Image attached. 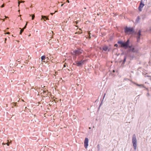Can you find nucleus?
<instances>
[{
    "mask_svg": "<svg viewBox=\"0 0 151 151\" xmlns=\"http://www.w3.org/2000/svg\"><path fill=\"white\" fill-rule=\"evenodd\" d=\"M83 51V50L81 49H78L77 50H75L74 51V53L76 56H79V58L80 60H81L83 62V64L84 63L87 61V60L86 59L83 60L84 57L82 55H81L80 54H81Z\"/></svg>",
    "mask_w": 151,
    "mask_h": 151,
    "instance_id": "f257e3e1",
    "label": "nucleus"
},
{
    "mask_svg": "<svg viewBox=\"0 0 151 151\" xmlns=\"http://www.w3.org/2000/svg\"><path fill=\"white\" fill-rule=\"evenodd\" d=\"M117 43L119 45L120 47L126 49V47H127L129 44V40L128 39L126 42L122 40H119L117 42Z\"/></svg>",
    "mask_w": 151,
    "mask_h": 151,
    "instance_id": "f03ea898",
    "label": "nucleus"
},
{
    "mask_svg": "<svg viewBox=\"0 0 151 151\" xmlns=\"http://www.w3.org/2000/svg\"><path fill=\"white\" fill-rule=\"evenodd\" d=\"M129 44L128 45L127 47H126V49H127L128 48H129L127 51L128 52H131L132 53H134L136 52V50L135 49V47L133 45H130V40L129 39Z\"/></svg>",
    "mask_w": 151,
    "mask_h": 151,
    "instance_id": "7ed1b4c3",
    "label": "nucleus"
},
{
    "mask_svg": "<svg viewBox=\"0 0 151 151\" xmlns=\"http://www.w3.org/2000/svg\"><path fill=\"white\" fill-rule=\"evenodd\" d=\"M124 32L126 34H128L129 32H131L132 33H134L135 31L133 27H126L124 28Z\"/></svg>",
    "mask_w": 151,
    "mask_h": 151,
    "instance_id": "20e7f679",
    "label": "nucleus"
},
{
    "mask_svg": "<svg viewBox=\"0 0 151 151\" xmlns=\"http://www.w3.org/2000/svg\"><path fill=\"white\" fill-rule=\"evenodd\" d=\"M132 143L134 147V149L136 150L137 148V139L135 134H133L132 138Z\"/></svg>",
    "mask_w": 151,
    "mask_h": 151,
    "instance_id": "39448f33",
    "label": "nucleus"
},
{
    "mask_svg": "<svg viewBox=\"0 0 151 151\" xmlns=\"http://www.w3.org/2000/svg\"><path fill=\"white\" fill-rule=\"evenodd\" d=\"M78 56V60L75 61V65L78 67H82L83 64V62L81 60H80L79 58V56Z\"/></svg>",
    "mask_w": 151,
    "mask_h": 151,
    "instance_id": "423d86ee",
    "label": "nucleus"
},
{
    "mask_svg": "<svg viewBox=\"0 0 151 151\" xmlns=\"http://www.w3.org/2000/svg\"><path fill=\"white\" fill-rule=\"evenodd\" d=\"M144 6L145 4L143 2V1L141 0L139 5L138 8L139 10L140 11H141L142 10V8Z\"/></svg>",
    "mask_w": 151,
    "mask_h": 151,
    "instance_id": "0eeeda50",
    "label": "nucleus"
},
{
    "mask_svg": "<svg viewBox=\"0 0 151 151\" xmlns=\"http://www.w3.org/2000/svg\"><path fill=\"white\" fill-rule=\"evenodd\" d=\"M88 139L87 137H86L84 141V146L86 149H87L88 146Z\"/></svg>",
    "mask_w": 151,
    "mask_h": 151,
    "instance_id": "6e6552de",
    "label": "nucleus"
},
{
    "mask_svg": "<svg viewBox=\"0 0 151 151\" xmlns=\"http://www.w3.org/2000/svg\"><path fill=\"white\" fill-rule=\"evenodd\" d=\"M127 53L125 54V55L124 56V58L123 60H122L121 61V62H122V63L121 64V65L123 67L124 65L125 62L126 61L127 56Z\"/></svg>",
    "mask_w": 151,
    "mask_h": 151,
    "instance_id": "1a4fd4ad",
    "label": "nucleus"
},
{
    "mask_svg": "<svg viewBox=\"0 0 151 151\" xmlns=\"http://www.w3.org/2000/svg\"><path fill=\"white\" fill-rule=\"evenodd\" d=\"M125 53H127V56H128L132 58H134V54L132 53L131 52H128L127 51Z\"/></svg>",
    "mask_w": 151,
    "mask_h": 151,
    "instance_id": "9d476101",
    "label": "nucleus"
},
{
    "mask_svg": "<svg viewBox=\"0 0 151 151\" xmlns=\"http://www.w3.org/2000/svg\"><path fill=\"white\" fill-rule=\"evenodd\" d=\"M102 49L103 51H108L109 52L110 50V48H109V47L106 46H104L103 47Z\"/></svg>",
    "mask_w": 151,
    "mask_h": 151,
    "instance_id": "9b49d317",
    "label": "nucleus"
},
{
    "mask_svg": "<svg viewBox=\"0 0 151 151\" xmlns=\"http://www.w3.org/2000/svg\"><path fill=\"white\" fill-rule=\"evenodd\" d=\"M141 30L140 29H139L138 30L137 33H136L135 32V33L134 34H137V36H141L142 35L141 34Z\"/></svg>",
    "mask_w": 151,
    "mask_h": 151,
    "instance_id": "f8f14e48",
    "label": "nucleus"
},
{
    "mask_svg": "<svg viewBox=\"0 0 151 151\" xmlns=\"http://www.w3.org/2000/svg\"><path fill=\"white\" fill-rule=\"evenodd\" d=\"M140 19V18L139 16H138L136 19L135 20V23H138L139 22V20Z\"/></svg>",
    "mask_w": 151,
    "mask_h": 151,
    "instance_id": "ddd939ff",
    "label": "nucleus"
},
{
    "mask_svg": "<svg viewBox=\"0 0 151 151\" xmlns=\"http://www.w3.org/2000/svg\"><path fill=\"white\" fill-rule=\"evenodd\" d=\"M135 84L138 86L142 88H145L147 89V88H146L145 86H144L142 84H139L136 83H135Z\"/></svg>",
    "mask_w": 151,
    "mask_h": 151,
    "instance_id": "4468645a",
    "label": "nucleus"
},
{
    "mask_svg": "<svg viewBox=\"0 0 151 151\" xmlns=\"http://www.w3.org/2000/svg\"><path fill=\"white\" fill-rule=\"evenodd\" d=\"M106 95V93H105L104 94V96H103V99L102 100L101 103L100 104V105H99V106L98 108V110H99V109H100V107H101V106L102 105V101H103V100L104 99V97Z\"/></svg>",
    "mask_w": 151,
    "mask_h": 151,
    "instance_id": "2eb2a0df",
    "label": "nucleus"
},
{
    "mask_svg": "<svg viewBox=\"0 0 151 151\" xmlns=\"http://www.w3.org/2000/svg\"><path fill=\"white\" fill-rule=\"evenodd\" d=\"M27 24V23L25 26H24V27L23 28V29H21L20 31V34H22V33L23 32L24 29L26 28Z\"/></svg>",
    "mask_w": 151,
    "mask_h": 151,
    "instance_id": "dca6fc26",
    "label": "nucleus"
},
{
    "mask_svg": "<svg viewBox=\"0 0 151 151\" xmlns=\"http://www.w3.org/2000/svg\"><path fill=\"white\" fill-rule=\"evenodd\" d=\"M141 36H137L136 37L137 42H139L140 41Z\"/></svg>",
    "mask_w": 151,
    "mask_h": 151,
    "instance_id": "f3484780",
    "label": "nucleus"
},
{
    "mask_svg": "<svg viewBox=\"0 0 151 151\" xmlns=\"http://www.w3.org/2000/svg\"><path fill=\"white\" fill-rule=\"evenodd\" d=\"M45 55H43L41 57V59L42 61L45 60Z\"/></svg>",
    "mask_w": 151,
    "mask_h": 151,
    "instance_id": "a211bd4d",
    "label": "nucleus"
},
{
    "mask_svg": "<svg viewBox=\"0 0 151 151\" xmlns=\"http://www.w3.org/2000/svg\"><path fill=\"white\" fill-rule=\"evenodd\" d=\"M42 19H47V17L46 16H42Z\"/></svg>",
    "mask_w": 151,
    "mask_h": 151,
    "instance_id": "6ab92c4d",
    "label": "nucleus"
},
{
    "mask_svg": "<svg viewBox=\"0 0 151 151\" xmlns=\"http://www.w3.org/2000/svg\"><path fill=\"white\" fill-rule=\"evenodd\" d=\"M35 17V16L34 14L32 15V20H33L34 19Z\"/></svg>",
    "mask_w": 151,
    "mask_h": 151,
    "instance_id": "aec40b11",
    "label": "nucleus"
},
{
    "mask_svg": "<svg viewBox=\"0 0 151 151\" xmlns=\"http://www.w3.org/2000/svg\"><path fill=\"white\" fill-rule=\"evenodd\" d=\"M114 46L116 47H118V45L117 44H114Z\"/></svg>",
    "mask_w": 151,
    "mask_h": 151,
    "instance_id": "412c9836",
    "label": "nucleus"
},
{
    "mask_svg": "<svg viewBox=\"0 0 151 151\" xmlns=\"http://www.w3.org/2000/svg\"><path fill=\"white\" fill-rule=\"evenodd\" d=\"M125 52H123L121 54V55H125Z\"/></svg>",
    "mask_w": 151,
    "mask_h": 151,
    "instance_id": "4be33fe9",
    "label": "nucleus"
},
{
    "mask_svg": "<svg viewBox=\"0 0 151 151\" xmlns=\"http://www.w3.org/2000/svg\"><path fill=\"white\" fill-rule=\"evenodd\" d=\"M57 12V11H55V12H54V13H50V14H51V15H53V14H54L55 12Z\"/></svg>",
    "mask_w": 151,
    "mask_h": 151,
    "instance_id": "5701e85b",
    "label": "nucleus"
},
{
    "mask_svg": "<svg viewBox=\"0 0 151 151\" xmlns=\"http://www.w3.org/2000/svg\"><path fill=\"white\" fill-rule=\"evenodd\" d=\"M10 34V32H7L6 33H5V34H8V35H9V34Z\"/></svg>",
    "mask_w": 151,
    "mask_h": 151,
    "instance_id": "b1692460",
    "label": "nucleus"
},
{
    "mask_svg": "<svg viewBox=\"0 0 151 151\" xmlns=\"http://www.w3.org/2000/svg\"><path fill=\"white\" fill-rule=\"evenodd\" d=\"M4 5L3 4L1 6V8H3V7H4Z\"/></svg>",
    "mask_w": 151,
    "mask_h": 151,
    "instance_id": "393cba45",
    "label": "nucleus"
},
{
    "mask_svg": "<svg viewBox=\"0 0 151 151\" xmlns=\"http://www.w3.org/2000/svg\"><path fill=\"white\" fill-rule=\"evenodd\" d=\"M2 145H6V143H3Z\"/></svg>",
    "mask_w": 151,
    "mask_h": 151,
    "instance_id": "a878e982",
    "label": "nucleus"
},
{
    "mask_svg": "<svg viewBox=\"0 0 151 151\" xmlns=\"http://www.w3.org/2000/svg\"><path fill=\"white\" fill-rule=\"evenodd\" d=\"M64 67H65L66 66V63H65L63 65Z\"/></svg>",
    "mask_w": 151,
    "mask_h": 151,
    "instance_id": "bb28decb",
    "label": "nucleus"
},
{
    "mask_svg": "<svg viewBox=\"0 0 151 151\" xmlns=\"http://www.w3.org/2000/svg\"><path fill=\"white\" fill-rule=\"evenodd\" d=\"M6 145H7V146H9V143L8 142L7 143H6Z\"/></svg>",
    "mask_w": 151,
    "mask_h": 151,
    "instance_id": "cd10ccee",
    "label": "nucleus"
},
{
    "mask_svg": "<svg viewBox=\"0 0 151 151\" xmlns=\"http://www.w3.org/2000/svg\"><path fill=\"white\" fill-rule=\"evenodd\" d=\"M57 72H55V74H54V75L55 76L56 75V74H57Z\"/></svg>",
    "mask_w": 151,
    "mask_h": 151,
    "instance_id": "c85d7f7f",
    "label": "nucleus"
},
{
    "mask_svg": "<svg viewBox=\"0 0 151 151\" xmlns=\"http://www.w3.org/2000/svg\"><path fill=\"white\" fill-rule=\"evenodd\" d=\"M67 3H69V1L68 0H67Z\"/></svg>",
    "mask_w": 151,
    "mask_h": 151,
    "instance_id": "c756f323",
    "label": "nucleus"
},
{
    "mask_svg": "<svg viewBox=\"0 0 151 151\" xmlns=\"http://www.w3.org/2000/svg\"><path fill=\"white\" fill-rule=\"evenodd\" d=\"M99 145H98L97 146V147L98 148H99Z\"/></svg>",
    "mask_w": 151,
    "mask_h": 151,
    "instance_id": "7c9ffc66",
    "label": "nucleus"
},
{
    "mask_svg": "<svg viewBox=\"0 0 151 151\" xmlns=\"http://www.w3.org/2000/svg\"><path fill=\"white\" fill-rule=\"evenodd\" d=\"M20 2H18V4H19V5H18V6H19V4H20Z\"/></svg>",
    "mask_w": 151,
    "mask_h": 151,
    "instance_id": "2f4dec72",
    "label": "nucleus"
},
{
    "mask_svg": "<svg viewBox=\"0 0 151 151\" xmlns=\"http://www.w3.org/2000/svg\"><path fill=\"white\" fill-rule=\"evenodd\" d=\"M6 38H5V42H6Z\"/></svg>",
    "mask_w": 151,
    "mask_h": 151,
    "instance_id": "473e14b6",
    "label": "nucleus"
},
{
    "mask_svg": "<svg viewBox=\"0 0 151 151\" xmlns=\"http://www.w3.org/2000/svg\"><path fill=\"white\" fill-rule=\"evenodd\" d=\"M5 18H8V17H6V16H5Z\"/></svg>",
    "mask_w": 151,
    "mask_h": 151,
    "instance_id": "72a5a7b5",
    "label": "nucleus"
},
{
    "mask_svg": "<svg viewBox=\"0 0 151 151\" xmlns=\"http://www.w3.org/2000/svg\"><path fill=\"white\" fill-rule=\"evenodd\" d=\"M64 4H62L61 5V6H62Z\"/></svg>",
    "mask_w": 151,
    "mask_h": 151,
    "instance_id": "f704fd0d",
    "label": "nucleus"
},
{
    "mask_svg": "<svg viewBox=\"0 0 151 151\" xmlns=\"http://www.w3.org/2000/svg\"><path fill=\"white\" fill-rule=\"evenodd\" d=\"M147 95H149V93H147Z\"/></svg>",
    "mask_w": 151,
    "mask_h": 151,
    "instance_id": "c9c22d12",
    "label": "nucleus"
},
{
    "mask_svg": "<svg viewBox=\"0 0 151 151\" xmlns=\"http://www.w3.org/2000/svg\"><path fill=\"white\" fill-rule=\"evenodd\" d=\"M91 128L90 127H89V129H91Z\"/></svg>",
    "mask_w": 151,
    "mask_h": 151,
    "instance_id": "e433bc0d",
    "label": "nucleus"
},
{
    "mask_svg": "<svg viewBox=\"0 0 151 151\" xmlns=\"http://www.w3.org/2000/svg\"><path fill=\"white\" fill-rule=\"evenodd\" d=\"M7 29H9V28H7Z\"/></svg>",
    "mask_w": 151,
    "mask_h": 151,
    "instance_id": "4c0bfd02",
    "label": "nucleus"
},
{
    "mask_svg": "<svg viewBox=\"0 0 151 151\" xmlns=\"http://www.w3.org/2000/svg\"><path fill=\"white\" fill-rule=\"evenodd\" d=\"M97 99L96 100V101H95V102L97 101Z\"/></svg>",
    "mask_w": 151,
    "mask_h": 151,
    "instance_id": "58836bf2",
    "label": "nucleus"
},
{
    "mask_svg": "<svg viewBox=\"0 0 151 151\" xmlns=\"http://www.w3.org/2000/svg\"><path fill=\"white\" fill-rule=\"evenodd\" d=\"M100 50H101V47L100 48Z\"/></svg>",
    "mask_w": 151,
    "mask_h": 151,
    "instance_id": "ea45409f",
    "label": "nucleus"
},
{
    "mask_svg": "<svg viewBox=\"0 0 151 151\" xmlns=\"http://www.w3.org/2000/svg\"><path fill=\"white\" fill-rule=\"evenodd\" d=\"M4 20H5V19H3V21H4Z\"/></svg>",
    "mask_w": 151,
    "mask_h": 151,
    "instance_id": "a19ab883",
    "label": "nucleus"
},
{
    "mask_svg": "<svg viewBox=\"0 0 151 151\" xmlns=\"http://www.w3.org/2000/svg\"><path fill=\"white\" fill-rule=\"evenodd\" d=\"M29 15L30 16H31V15H30V14H29Z\"/></svg>",
    "mask_w": 151,
    "mask_h": 151,
    "instance_id": "79ce46f5",
    "label": "nucleus"
}]
</instances>
